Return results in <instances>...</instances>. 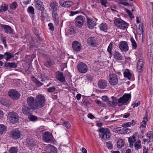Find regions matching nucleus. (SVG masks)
Wrapping results in <instances>:
<instances>
[{
	"instance_id": "1",
	"label": "nucleus",
	"mask_w": 153,
	"mask_h": 153,
	"mask_svg": "<svg viewBox=\"0 0 153 153\" xmlns=\"http://www.w3.org/2000/svg\"><path fill=\"white\" fill-rule=\"evenodd\" d=\"M100 137L104 140L108 139L111 136L110 130L107 128H101L98 130Z\"/></svg>"
},
{
	"instance_id": "2",
	"label": "nucleus",
	"mask_w": 153,
	"mask_h": 153,
	"mask_svg": "<svg viewBox=\"0 0 153 153\" xmlns=\"http://www.w3.org/2000/svg\"><path fill=\"white\" fill-rule=\"evenodd\" d=\"M27 103L28 106L33 110H35L39 108V104L36 100L32 97H30L27 98Z\"/></svg>"
},
{
	"instance_id": "3",
	"label": "nucleus",
	"mask_w": 153,
	"mask_h": 153,
	"mask_svg": "<svg viewBox=\"0 0 153 153\" xmlns=\"http://www.w3.org/2000/svg\"><path fill=\"white\" fill-rule=\"evenodd\" d=\"M7 118L11 123L13 124L17 122L19 120V117L17 113L14 112H11L8 114Z\"/></svg>"
},
{
	"instance_id": "4",
	"label": "nucleus",
	"mask_w": 153,
	"mask_h": 153,
	"mask_svg": "<svg viewBox=\"0 0 153 153\" xmlns=\"http://www.w3.org/2000/svg\"><path fill=\"white\" fill-rule=\"evenodd\" d=\"M131 98V95L127 94H124L122 97L118 99V102L122 105H127L129 102V100Z\"/></svg>"
},
{
	"instance_id": "5",
	"label": "nucleus",
	"mask_w": 153,
	"mask_h": 153,
	"mask_svg": "<svg viewBox=\"0 0 153 153\" xmlns=\"http://www.w3.org/2000/svg\"><path fill=\"white\" fill-rule=\"evenodd\" d=\"M131 98V95L127 94H124L122 97L118 99V102L122 105H127L129 102V100Z\"/></svg>"
},
{
	"instance_id": "6",
	"label": "nucleus",
	"mask_w": 153,
	"mask_h": 153,
	"mask_svg": "<svg viewBox=\"0 0 153 153\" xmlns=\"http://www.w3.org/2000/svg\"><path fill=\"white\" fill-rule=\"evenodd\" d=\"M115 25L117 27L125 29L127 26V24L120 19L116 18L114 21Z\"/></svg>"
},
{
	"instance_id": "7",
	"label": "nucleus",
	"mask_w": 153,
	"mask_h": 153,
	"mask_svg": "<svg viewBox=\"0 0 153 153\" xmlns=\"http://www.w3.org/2000/svg\"><path fill=\"white\" fill-rule=\"evenodd\" d=\"M108 81L112 85H115L118 83L117 76L114 74H111L109 76Z\"/></svg>"
},
{
	"instance_id": "8",
	"label": "nucleus",
	"mask_w": 153,
	"mask_h": 153,
	"mask_svg": "<svg viewBox=\"0 0 153 153\" xmlns=\"http://www.w3.org/2000/svg\"><path fill=\"white\" fill-rule=\"evenodd\" d=\"M77 68L78 71L81 73H85L88 71L87 65L83 62H81L78 64L77 66Z\"/></svg>"
},
{
	"instance_id": "9",
	"label": "nucleus",
	"mask_w": 153,
	"mask_h": 153,
	"mask_svg": "<svg viewBox=\"0 0 153 153\" xmlns=\"http://www.w3.org/2000/svg\"><path fill=\"white\" fill-rule=\"evenodd\" d=\"M8 95L12 98L15 100H18L20 97V94L18 91L15 90L11 89L8 92Z\"/></svg>"
},
{
	"instance_id": "10",
	"label": "nucleus",
	"mask_w": 153,
	"mask_h": 153,
	"mask_svg": "<svg viewBox=\"0 0 153 153\" xmlns=\"http://www.w3.org/2000/svg\"><path fill=\"white\" fill-rule=\"evenodd\" d=\"M21 131L17 129H14L11 131L10 136L14 139H17L20 138Z\"/></svg>"
},
{
	"instance_id": "11",
	"label": "nucleus",
	"mask_w": 153,
	"mask_h": 153,
	"mask_svg": "<svg viewBox=\"0 0 153 153\" xmlns=\"http://www.w3.org/2000/svg\"><path fill=\"white\" fill-rule=\"evenodd\" d=\"M36 100L39 104V107L41 108L44 106L45 104V98L44 96L41 94L38 95Z\"/></svg>"
},
{
	"instance_id": "12",
	"label": "nucleus",
	"mask_w": 153,
	"mask_h": 153,
	"mask_svg": "<svg viewBox=\"0 0 153 153\" xmlns=\"http://www.w3.org/2000/svg\"><path fill=\"white\" fill-rule=\"evenodd\" d=\"M75 24L76 26L80 28L82 27L84 24V19L82 16H78L75 19Z\"/></svg>"
},
{
	"instance_id": "13",
	"label": "nucleus",
	"mask_w": 153,
	"mask_h": 153,
	"mask_svg": "<svg viewBox=\"0 0 153 153\" xmlns=\"http://www.w3.org/2000/svg\"><path fill=\"white\" fill-rule=\"evenodd\" d=\"M43 140L46 142H50L53 140V137L52 134L48 132H45L43 134Z\"/></svg>"
},
{
	"instance_id": "14",
	"label": "nucleus",
	"mask_w": 153,
	"mask_h": 153,
	"mask_svg": "<svg viewBox=\"0 0 153 153\" xmlns=\"http://www.w3.org/2000/svg\"><path fill=\"white\" fill-rule=\"evenodd\" d=\"M87 43L92 47H95L98 44V41L97 39L93 37H91L88 39Z\"/></svg>"
},
{
	"instance_id": "15",
	"label": "nucleus",
	"mask_w": 153,
	"mask_h": 153,
	"mask_svg": "<svg viewBox=\"0 0 153 153\" xmlns=\"http://www.w3.org/2000/svg\"><path fill=\"white\" fill-rule=\"evenodd\" d=\"M119 48L123 51L126 52L128 50V46L127 42L125 41L120 42L119 44Z\"/></svg>"
},
{
	"instance_id": "16",
	"label": "nucleus",
	"mask_w": 153,
	"mask_h": 153,
	"mask_svg": "<svg viewBox=\"0 0 153 153\" xmlns=\"http://www.w3.org/2000/svg\"><path fill=\"white\" fill-rule=\"evenodd\" d=\"M72 46L73 50L75 51H80L82 48L80 43L77 41H74L72 44Z\"/></svg>"
},
{
	"instance_id": "17",
	"label": "nucleus",
	"mask_w": 153,
	"mask_h": 153,
	"mask_svg": "<svg viewBox=\"0 0 153 153\" xmlns=\"http://www.w3.org/2000/svg\"><path fill=\"white\" fill-rule=\"evenodd\" d=\"M56 79L62 82H65V78L63 73L60 71H57L56 73Z\"/></svg>"
},
{
	"instance_id": "18",
	"label": "nucleus",
	"mask_w": 153,
	"mask_h": 153,
	"mask_svg": "<svg viewBox=\"0 0 153 153\" xmlns=\"http://www.w3.org/2000/svg\"><path fill=\"white\" fill-rule=\"evenodd\" d=\"M98 84L99 88L102 89L105 88L108 86L107 81L102 79H100L98 81Z\"/></svg>"
},
{
	"instance_id": "19",
	"label": "nucleus",
	"mask_w": 153,
	"mask_h": 153,
	"mask_svg": "<svg viewBox=\"0 0 153 153\" xmlns=\"http://www.w3.org/2000/svg\"><path fill=\"white\" fill-rule=\"evenodd\" d=\"M36 8L39 10L43 11L44 9L43 3L40 0H35Z\"/></svg>"
},
{
	"instance_id": "20",
	"label": "nucleus",
	"mask_w": 153,
	"mask_h": 153,
	"mask_svg": "<svg viewBox=\"0 0 153 153\" xmlns=\"http://www.w3.org/2000/svg\"><path fill=\"white\" fill-rule=\"evenodd\" d=\"M31 108L29 107L28 106L24 105L22 107V111L23 113L26 115H29L30 113Z\"/></svg>"
},
{
	"instance_id": "21",
	"label": "nucleus",
	"mask_w": 153,
	"mask_h": 153,
	"mask_svg": "<svg viewBox=\"0 0 153 153\" xmlns=\"http://www.w3.org/2000/svg\"><path fill=\"white\" fill-rule=\"evenodd\" d=\"M143 66V59H139L137 62V70L139 72V75L141 74V72L142 71V68Z\"/></svg>"
},
{
	"instance_id": "22",
	"label": "nucleus",
	"mask_w": 153,
	"mask_h": 153,
	"mask_svg": "<svg viewBox=\"0 0 153 153\" xmlns=\"http://www.w3.org/2000/svg\"><path fill=\"white\" fill-rule=\"evenodd\" d=\"M1 27L4 29L5 32L7 33L12 34L13 33V30L9 26L7 25H2Z\"/></svg>"
},
{
	"instance_id": "23",
	"label": "nucleus",
	"mask_w": 153,
	"mask_h": 153,
	"mask_svg": "<svg viewBox=\"0 0 153 153\" xmlns=\"http://www.w3.org/2000/svg\"><path fill=\"white\" fill-rule=\"evenodd\" d=\"M87 23L88 27L90 29L93 28L95 25V23L94 21L88 17L87 18Z\"/></svg>"
},
{
	"instance_id": "24",
	"label": "nucleus",
	"mask_w": 153,
	"mask_h": 153,
	"mask_svg": "<svg viewBox=\"0 0 153 153\" xmlns=\"http://www.w3.org/2000/svg\"><path fill=\"white\" fill-rule=\"evenodd\" d=\"M52 16L53 19L56 24H58L59 22V18L57 13L53 11L52 13Z\"/></svg>"
},
{
	"instance_id": "25",
	"label": "nucleus",
	"mask_w": 153,
	"mask_h": 153,
	"mask_svg": "<svg viewBox=\"0 0 153 153\" xmlns=\"http://www.w3.org/2000/svg\"><path fill=\"white\" fill-rule=\"evenodd\" d=\"M124 76L127 78L129 80H130L132 77V75L130 70L128 69H126L123 73Z\"/></svg>"
},
{
	"instance_id": "26",
	"label": "nucleus",
	"mask_w": 153,
	"mask_h": 153,
	"mask_svg": "<svg viewBox=\"0 0 153 153\" xmlns=\"http://www.w3.org/2000/svg\"><path fill=\"white\" fill-rule=\"evenodd\" d=\"M114 58L118 60H121L123 59L122 54L118 51H115L114 53Z\"/></svg>"
},
{
	"instance_id": "27",
	"label": "nucleus",
	"mask_w": 153,
	"mask_h": 153,
	"mask_svg": "<svg viewBox=\"0 0 153 153\" xmlns=\"http://www.w3.org/2000/svg\"><path fill=\"white\" fill-rule=\"evenodd\" d=\"M111 98L113 99L112 101H109L108 103V104L110 106H115L119 102H118V99H117L116 97H112Z\"/></svg>"
},
{
	"instance_id": "28",
	"label": "nucleus",
	"mask_w": 153,
	"mask_h": 153,
	"mask_svg": "<svg viewBox=\"0 0 153 153\" xmlns=\"http://www.w3.org/2000/svg\"><path fill=\"white\" fill-rule=\"evenodd\" d=\"M31 79L32 81L34 82L36 84V86L38 87H40L43 85L42 83L37 79L33 76H31Z\"/></svg>"
},
{
	"instance_id": "29",
	"label": "nucleus",
	"mask_w": 153,
	"mask_h": 153,
	"mask_svg": "<svg viewBox=\"0 0 153 153\" xmlns=\"http://www.w3.org/2000/svg\"><path fill=\"white\" fill-rule=\"evenodd\" d=\"M57 4L56 1H52L50 4V6L52 9L55 11L57 10L58 8Z\"/></svg>"
},
{
	"instance_id": "30",
	"label": "nucleus",
	"mask_w": 153,
	"mask_h": 153,
	"mask_svg": "<svg viewBox=\"0 0 153 153\" xmlns=\"http://www.w3.org/2000/svg\"><path fill=\"white\" fill-rule=\"evenodd\" d=\"M128 140L129 143V147L133 146L134 143L136 141L135 137L134 136L130 137L128 138Z\"/></svg>"
},
{
	"instance_id": "31",
	"label": "nucleus",
	"mask_w": 153,
	"mask_h": 153,
	"mask_svg": "<svg viewBox=\"0 0 153 153\" xmlns=\"http://www.w3.org/2000/svg\"><path fill=\"white\" fill-rule=\"evenodd\" d=\"M48 149L50 151L48 153H57V149L55 147L50 146L48 147Z\"/></svg>"
},
{
	"instance_id": "32",
	"label": "nucleus",
	"mask_w": 153,
	"mask_h": 153,
	"mask_svg": "<svg viewBox=\"0 0 153 153\" xmlns=\"http://www.w3.org/2000/svg\"><path fill=\"white\" fill-rule=\"evenodd\" d=\"M99 27L101 30L105 32L107 31L108 27L105 23L101 24L100 25Z\"/></svg>"
},
{
	"instance_id": "33",
	"label": "nucleus",
	"mask_w": 153,
	"mask_h": 153,
	"mask_svg": "<svg viewBox=\"0 0 153 153\" xmlns=\"http://www.w3.org/2000/svg\"><path fill=\"white\" fill-rule=\"evenodd\" d=\"M141 141L140 140H138L134 144V147L135 149L136 150H138L139 149L141 148Z\"/></svg>"
},
{
	"instance_id": "34",
	"label": "nucleus",
	"mask_w": 153,
	"mask_h": 153,
	"mask_svg": "<svg viewBox=\"0 0 153 153\" xmlns=\"http://www.w3.org/2000/svg\"><path fill=\"white\" fill-rule=\"evenodd\" d=\"M124 144V140L122 139L118 140L117 143V146L118 148H120L122 147Z\"/></svg>"
},
{
	"instance_id": "35",
	"label": "nucleus",
	"mask_w": 153,
	"mask_h": 153,
	"mask_svg": "<svg viewBox=\"0 0 153 153\" xmlns=\"http://www.w3.org/2000/svg\"><path fill=\"white\" fill-rule=\"evenodd\" d=\"M28 118L30 121L33 122L36 121L38 119L36 116L32 114H30L28 115Z\"/></svg>"
},
{
	"instance_id": "36",
	"label": "nucleus",
	"mask_w": 153,
	"mask_h": 153,
	"mask_svg": "<svg viewBox=\"0 0 153 153\" xmlns=\"http://www.w3.org/2000/svg\"><path fill=\"white\" fill-rule=\"evenodd\" d=\"M130 40L133 49H137V46L135 40L133 37L131 38Z\"/></svg>"
},
{
	"instance_id": "37",
	"label": "nucleus",
	"mask_w": 153,
	"mask_h": 153,
	"mask_svg": "<svg viewBox=\"0 0 153 153\" xmlns=\"http://www.w3.org/2000/svg\"><path fill=\"white\" fill-rule=\"evenodd\" d=\"M53 65V62L50 59L47 60L45 65L47 67H49Z\"/></svg>"
},
{
	"instance_id": "38",
	"label": "nucleus",
	"mask_w": 153,
	"mask_h": 153,
	"mask_svg": "<svg viewBox=\"0 0 153 153\" xmlns=\"http://www.w3.org/2000/svg\"><path fill=\"white\" fill-rule=\"evenodd\" d=\"M147 121V117H144L143 118L142 122H141L140 123L141 127L143 128L145 127L146 125V123Z\"/></svg>"
},
{
	"instance_id": "39",
	"label": "nucleus",
	"mask_w": 153,
	"mask_h": 153,
	"mask_svg": "<svg viewBox=\"0 0 153 153\" xmlns=\"http://www.w3.org/2000/svg\"><path fill=\"white\" fill-rule=\"evenodd\" d=\"M61 120L63 122V125L65 126L67 128H71V125L68 121H65L62 119Z\"/></svg>"
},
{
	"instance_id": "40",
	"label": "nucleus",
	"mask_w": 153,
	"mask_h": 153,
	"mask_svg": "<svg viewBox=\"0 0 153 153\" xmlns=\"http://www.w3.org/2000/svg\"><path fill=\"white\" fill-rule=\"evenodd\" d=\"M73 4V2L70 1H65L64 5L63 7H68Z\"/></svg>"
},
{
	"instance_id": "41",
	"label": "nucleus",
	"mask_w": 153,
	"mask_h": 153,
	"mask_svg": "<svg viewBox=\"0 0 153 153\" xmlns=\"http://www.w3.org/2000/svg\"><path fill=\"white\" fill-rule=\"evenodd\" d=\"M6 130V127L3 125H0V134H2L3 132Z\"/></svg>"
},
{
	"instance_id": "42",
	"label": "nucleus",
	"mask_w": 153,
	"mask_h": 153,
	"mask_svg": "<svg viewBox=\"0 0 153 153\" xmlns=\"http://www.w3.org/2000/svg\"><path fill=\"white\" fill-rule=\"evenodd\" d=\"M18 5L16 2H14L12 3L10 6V8L13 10L15 9L17 7Z\"/></svg>"
},
{
	"instance_id": "43",
	"label": "nucleus",
	"mask_w": 153,
	"mask_h": 153,
	"mask_svg": "<svg viewBox=\"0 0 153 153\" xmlns=\"http://www.w3.org/2000/svg\"><path fill=\"white\" fill-rule=\"evenodd\" d=\"M1 12L6 11L8 9V5L5 4H2L1 6Z\"/></svg>"
},
{
	"instance_id": "44",
	"label": "nucleus",
	"mask_w": 153,
	"mask_h": 153,
	"mask_svg": "<svg viewBox=\"0 0 153 153\" xmlns=\"http://www.w3.org/2000/svg\"><path fill=\"white\" fill-rule=\"evenodd\" d=\"M153 134L152 132L149 131L146 134V136L149 138L148 142H150L151 140L153 138Z\"/></svg>"
},
{
	"instance_id": "45",
	"label": "nucleus",
	"mask_w": 153,
	"mask_h": 153,
	"mask_svg": "<svg viewBox=\"0 0 153 153\" xmlns=\"http://www.w3.org/2000/svg\"><path fill=\"white\" fill-rule=\"evenodd\" d=\"M122 130L123 131V133L124 134H128L131 132V129L129 128H122V129H120V130H119V131H120V130Z\"/></svg>"
},
{
	"instance_id": "46",
	"label": "nucleus",
	"mask_w": 153,
	"mask_h": 153,
	"mask_svg": "<svg viewBox=\"0 0 153 153\" xmlns=\"http://www.w3.org/2000/svg\"><path fill=\"white\" fill-rule=\"evenodd\" d=\"M17 149L15 147H11L9 150V153H17Z\"/></svg>"
},
{
	"instance_id": "47",
	"label": "nucleus",
	"mask_w": 153,
	"mask_h": 153,
	"mask_svg": "<svg viewBox=\"0 0 153 153\" xmlns=\"http://www.w3.org/2000/svg\"><path fill=\"white\" fill-rule=\"evenodd\" d=\"M27 11L28 13L31 14H34V9L33 7L32 6H30L28 7Z\"/></svg>"
},
{
	"instance_id": "48",
	"label": "nucleus",
	"mask_w": 153,
	"mask_h": 153,
	"mask_svg": "<svg viewBox=\"0 0 153 153\" xmlns=\"http://www.w3.org/2000/svg\"><path fill=\"white\" fill-rule=\"evenodd\" d=\"M95 102L97 104L102 107H104L105 105V103L102 102L99 100H95Z\"/></svg>"
},
{
	"instance_id": "49",
	"label": "nucleus",
	"mask_w": 153,
	"mask_h": 153,
	"mask_svg": "<svg viewBox=\"0 0 153 153\" xmlns=\"http://www.w3.org/2000/svg\"><path fill=\"white\" fill-rule=\"evenodd\" d=\"M56 90V88L54 86H53L48 88L47 91L50 93L53 92Z\"/></svg>"
},
{
	"instance_id": "50",
	"label": "nucleus",
	"mask_w": 153,
	"mask_h": 153,
	"mask_svg": "<svg viewBox=\"0 0 153 153\" xmlns=\"http://www.w3.org/2000/svg\"><path fill=\"white\" fill-rule=\"evenodd\" d=\"M112 47V43H111L109 45L107 49V51L110 54L111 53V50Z\"/></svg>"
},
{
	"instance_id": "51",
	"label": "nucleus",
	"mask_w": 153,
	"mask_h": 153,
	"mask_svg": "<svg viewBox=\"0 0 153 153\" xmlns=\"http://www.w3.org/2000/svg\"><path fill=\"white\" fill-rule=\"evenodd\" d=\"M17 66V64L15 62H10L9 68H16Z\"/></svg>"
},
{
	"instance_id": "52",
	"label": "nucleus",
	"mask_w": 153,
	"mask_h": 153,
	"mask_svg": "<svg viewBox=\"0 0 153 153\" xmlns=\"http://www.w3.org/2000/svg\"><path fill=\"white\" fill-rule=\"evenodd\" d=\"M131 125V123L130 122H128V123H123L122 125V127H124V128H126V127L130 126Z\"/></svg>"
},
{
	"instance_id": "53",
	"label": "nucleus",
	"mask_w": 153,
	"mask_h": 153,
	"mask_svg": "<svg viewBox=\"0 0 153 153\" xmlns=\"http://www.w3.org/2000/svg\"><path fill=\"white\" fill-rule=\"evenodd\" d=\"M4 55H7V57L9 58L10 59L14 57V55H13V54L9 53V52H5L4 53Z\"/></svg>"
},
{
	"instance_id": "54",
	"label": "nucleus",
	"mask_w": 153,
	"mask_h": 153,
	"mask_svg": "<svg viewBox=\"0 0 153 153\" xmlns=\"http://www.w3.org/2000/svg\"><path fill=\"white\" fill-rule=\"evenodd\" d=\"M100 3L101 4L104 6L105 7H106L107 6L106 5L107 3V0H100Z\"/></svg>"
},
{
	"instance_id": "55",
	"label": "nucleus",
	"mask_w": 153,
	"mask_h": 153,
	"mask_svg": "<svg viewBox=\"0 0 153 153\" xmlns=\"http://www.w3.org/2000/svg\"><path fill=\"white\" fill-rule=\"evenodd\" d=\"M126 13L129 15L131 18H134V16H133L132 13L128 10L126 9Z\"/></svg>"
},
{
	"instance_id": "56",
	"label": "nucleus",
	"mask_w": 153,
	"mask_h": 153,
	"mask_svg": "<svg viewBox=\"0 0 153 153\" xmlns=\"http://www.w3.org/2000/svg\"><path fill=\"white\" fill-rule=\"evenodd\" d=\"M48 26L49 27V29L51 31H53L54 30V27L52 23H50L48 24Z\"/></svg>"
},
{
	"instance_id": "57",
	"label": "nucleus",
	"mask_w": 153,
	"mask_h": 153,
	"mask_svg": "<svg viewBox=\"0 0 153 153\" xmlns=\"http://www.w3.org/2000/svg\"><path fill=\"white\" fill-rule=\"evenodd\" d=\"M1 40L2 42L3 43V44H4L5 47L7 48V46L6 44L5 37H3L1 39Z\"/></svg>"
},
{
	"instance_id": "58",
	"label": "nucleus",
	"mask_w": 153,
	"mask_h": 153,
	"mask_svg": "<svg viewBox=\"0 0 153 153\" xmlns=\"http://www.w3.org/2000/svg\"><path fill=\"white\" fill-rule=\"evenodd\" d=\"M102 99L105 102H106L108 100V98L107 96H104L102 97Z\"/></svg>"
},
{
	"instance_id": "59",
	"label": "nucleus",
	"mask_w": 153,
	"mask_h": 153,
	"mask_svg": "<svg viewBox=\"0 0 153 153\" xmlns=\"http://www.w3.org/2000/svg\"><path fill=\"white\" fill-rule=\"evenodd\" d=\"M107 146L109 149H111L112 148V144L110 142H108L107 143Z\"/></svg>"
},
{
	"instance_id": "60",
	"label": "nucleus",
	"mask_w": 153,
	"mask_h": 153,
	"mask_svg": "<svg viewBox=\"0 0 153 153\" xmlns=\"http://www.w3.org/2000/svg\"><path fill=\"white\" fill-rule=\"evenodd\" d=\"M74 29L73 28H70L68 30V33L70 34H71L74 33Z\"/></svg>"
},
{
	"instance_id": "61",
	"label": "nucleus",
	"mask_w": 153,
	"mask_h": 153,
	"mask_svg": "<svg viewBox=\"0 0 153 153\" xmlns=\"http://www.w3.org/2000/svg\"><path fill=\"white\" fill-rule=\"evenodd\" d=\"M83 104L85 106H87L90 105L89 102L88 101H84L83 102Z\"/></svg>"
},
{
	"instance_id": "62",
	"label": "nucleus",
	"mask_w": 153,
	"mask_h": 153,
	"mask_svg": "<svg viewBox=\"0 0 153 153\" xmlns=\"http://www.w3.org/2000/svg\"><path fill=\"white\" fill-rule=\"evenodd\" d=\"M65 1L64 0H60L59 1V3L60 4L62 7L64 5Z\"/></svg>"
},
{
	"instance_id": "63",
	"label": "nucleus",
	"mask_w": 153,
	"mask_h": 153,
	"mask_svg": "<svg viewBox=\"0 0 153 153\" xmlns=\"http://www.w3.org/2000/svg\"><path fill=\"white\" fill-rule=\"evenodd\" d=\"M88 117L91 119H93L95 118L91 114H89L88 115Z\"/></svg>"
},
{
	"instance_id": "64",
	"label": "nucleus",
	"mask_w": 153,
	"mask_h": 153,
	"mask_svg": "<svg viewBox=\"0 0 153 153\" xmlns=\"http://www.w3.org/2000/svg\"><path fill=\"white\" fill-rule=\"evenodd\" d=\"M81 97V95L80 94H78L76 96V98L78 100H79L80 99Z\"/></svg>"
}]
</instances>
